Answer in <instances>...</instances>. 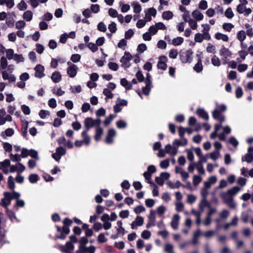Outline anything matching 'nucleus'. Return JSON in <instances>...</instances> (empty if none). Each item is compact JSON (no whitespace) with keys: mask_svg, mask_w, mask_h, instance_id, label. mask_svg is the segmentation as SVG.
Instances as JSON below:
<instances>
[{"mask_svg":"<svg viewBox=\"0 0 253 253\" xmlns=\"http://www.w3.org/2000/svg\"><path fill=\"white\" fill-rule=\"evenodd\" d=\"M121 84L122 86L125 87L127 90H129L132 87V84L125 78L121 80Z\"/></svg>","mask_w":253,"mask_h":253,"instance_id":"obj_43","label":"nucleus"},{"mask_svg":"<svg viewBox=\"0 0 253 253\" xmlns=\"http://www.w3.org/2000/svg\"><path fill=\"white\" fill-rule=\"evenodd\" d=\"M196 169L199 174L204 175L205 174V170L203 165L196 163Z\"/></svg>","mask_w":253,"mask_h":253,"instance_id":"obj_58","label":"nucleus"},{"mask_svg":"<svg viewBox=\"0 0 253 253\" xmlns=\"http://www.w3.org/2000/svg\"><path fill=\"white\" fill-rule=\"evenodd\" d=\"M167 61L168 59L166 56H160L157 64L158 68L162 69L163 70H166L167 68V65L166 64V62H167Z\"/></svg>","mask_w":253,"mask_h":253,"instance_id":"obj_13","label":"nucleus"},{"mask_svg":"<svg viewBox=\"0 0 253 253\" xmlns=\"http://www.w3.org/2000/svg\"><path fill=\"white\" fill-rule=\"evenodd\" d=\"M131 5L133 7V12L134 13H138L141 12L142 8L141 5L139 3L136 2H133L131 3Z\"/></svg>","mask_w":253,"mask_h":253,"instance_id":"obj_49","label":"nucleus"},{"mask_svg":"<svg viewBox=\"0 0 253 253\" xmlns=\"http://www.w3.org/2000/svg\"><path fill=\"white\" fill-rule=\"evenodd\" d=\"M51 78L53 82L57 83L61 80V75L60 72L55 71L52 73Z\"/></svg>","mask_w":253,"mask_h":253,"instance_id":"obj_30","label":"nucleus"},{"mask_svg":"<svg viewBox=\"0 0 253 253\" xmlns=\"http://www.w3.org/2000/svg\"><path fill=\"white\" fill-rule=\"evenodd\" d=\"M175 172L179 174L183 181L185 182L186 180L189 177L188 173L185 171L182 168L176 166L175 168Z\"/></svg>","mask_w":253,"mask_h":253,"instance_id":"obj_14","label":"nucleus"},{"mask_svg":"<svg viewBox=\"0 0 253 253\" xmlns=\"http://www.w3.org/2000/svg\"><path fill=\"white\" fill-rule=\"evenodd\" d=\"M224 202L231 209H235L236 207V203L233 201V198L225 196H222Z\"/></svg>","mask_w":253,"mask_h":253,"instance_id":"obj_22","label":"nucleus"},{"mask_svg":"<svg viewBox=\"0 0 253 253\" xmlns=\"http://www.w3.org/2000/svg\"><path fill=\"white\" fill-rule=\"evenodd\" d=\"M8 187L11 190H14L15 188V183L13 178L12 176H9L7 180Z\"/></svg>","mask_w":253,"mask_h":253,"instance_id":"obj_59","label":"nucleus"},{"mask_svg":"<svg viewBox=\"0 0 253 253\" xmlns=\"http://www.w3.org/2000/svg\"><path fill=\"white\" fill-rule=\"evenodd\" d=\"M39 180V176L37 174H31L29 176V180L31 183H36Z\"/></svg>","mask_w":253,"mask_h":253,"instance_id":"obj_61","label":"nucleus"},{"mask_svg":"<svg viewBox=\"0 0 253 253\" xmlns=\"http://www.w3.org/2000/svg\"><path fill=\"white\" fill-rule=\"evenodd\" d=\"M212 116L213 119L217 120L219 122V124L224 122L225 120V116L222 114V113L219 112L217 110H214L212 112Z\"/></svg>","mask_w":253,"mask_h":253,"instance_id":"obj_8","label":"nucleus"},{"mask_svg":"<svg viewBox=\"0 0 253 253\" xmlns=\"http://www.w3.org/2000/svg\"><path fill=\"white\" fill-rule=\"evenodd\" d=\"M210 207V204L207 199H202L199 204V209L201 211H204L206 208Z\"/></svg>","mask_w":253,"mask_h":253,"instance_id":"obj_24","label":"nucleus"},{"mask_svg":"<svg viewBox=\"0 0 253 253\" xmlns=\"http://www.w3.org/2000/svg\"><path fill=\"white\" fill-rule=\"evenodd\" d=\"M173 16L172 12L171 11H164L162 15V18L165 20H169L171 19Z\"/></svg>","mask_w":253,"mask_h":253,"instance_id":"obj_39","label":"nucleus"},{"mask_svg":"<svg viewBox=\"0 0 253 253\" xmlns=\"http://www.w3.org/2000/svg\"><path fill=\"white\" fill-rule=\"evenodd\" d=\"M78 67L77 65H72L67 69V73L70 78H74L77 74Z\"/></svg>","mask_w":253,"mask_h":253,"instance_id":"obj_21","label":"nucleus"},{"mask_svg":"<svg viewBox=\"0 0 253 253\" xmlns=\"http://www.w3.org/2000/svg\"><path fill=\"white\" fill-rule=\"evenodd\" d=\"M178 55V51L176 49H171L169 53V57L172 59H175Z\"/></svg>","mask_w":253,"mask_h":253,"instance_id":"obj_62","label":"nucleus"},{"mask_svg":"<svg viewBox=\"0 0 253 253\" xmlns=\"http://www.w3.org/2000/svg\"><path fill=\"white\" fill-rule=\"evenodd\" d=\"M0 65L1 68L3 70L7 68L8 64L7 59L6 57L4 56L1 57L0 60Z\"/></svg>","mask_w":253,"mask_h":253,"instance_id":"obj_60","label":"nucleus"},{"mask_svg":"<svg viewBox=\"0 0 253 253\" xmlns=\"http://www.w3.org/2000/svg\"><path fill=\"white\" fill-rule=\"evenodd\" d=\"M221 127V124H215L214 125V131L211 133L210 136L211 139H214L216 136H218L219 134L218 133V131Z\"/></svg>","mask_w":253,"mask_h":253,"instance_id":"obj_37","label":"nucleus"},{"mask_svg":"<svg viewBox=\"0 0 253 253\" xmlns=\"http://www.w3.org/2000/svg\"><path fill=\"white\" fill-rule=\"evenodd\" d=\"M108 29L111 33H115L117 30V25L115 22H112L108 25Z\"/></svg>","mask_w":253,"mask_h":253,"instance_id":"obj_64","label":"nucleus"},{"mask_svg":"<svg viewBox=\"0 0 253 253\" xmlns=\"http://www.w3.org/2000/svg\"><path fill=\"white\" fill-rule=\"evenodd\" d=\"M132 58V55L128 52H125L124 55L122 56L120 60L121 66L124 69L129 68L130 65V61Z\"/></svg>","mask_w":253,"mask_h":253,"instance_id":"obj_3","label":"nucleus"},{"mask_svg":"<svg viewBox=\"0 0 253 253\" xmlns=\"http://www.w3.org/2000/svg\"><path fill=\"white\" fill-rule=\"evenodd\" d=\"M205 40V36L201 33H197L195 35L194 41L195 42H202Z\"/></svg>","mask_w":253,"mask_h":253,"instance_id":"obj_55","label":"nucleus"},{"mask_svg":"<svg viewBox=\"0 0 253 253\" xmlns=\"http://www.w3.org/2000/svg\"><path fill=\"white\" fill-rule=\"evenodd\" d=\"M219 54H220V55L224 57V58L223 59V63L224 64H225L227 63L225 61V59L226 58H227L228 57H230L232 54V53L230 51V50L228 48H225V47H223L220 49Z\"/></svg>","mask_w":253,"mask_h":253,"instance_id":"obj_19","label":"nucleus"},{"mask_svg":"<svg viewBox=\"0 0 253 253\" xmlns=\"http://www.w3.org/2000/svg\"><path fill=\"white\" fill-rule=\"evenodd\" d=\"M69 228L67 226H63L62 228V232L61 233L60 235L57 236V238L64 239L66 236L69 234Z\"/></svg>","mask_w":253,"mask_h":253,"instance_id":"obj_36","label":"nucleus"},{"mask_svg":"<svg viewBox=\"0 0 253 253\" xmlns=\"http://www.w3.org/2000/svg\"><path fill=\"white\" fill-rule=\"evenodd\" d=\"M33 15V12L31 11L27 10L23 13V18L26 21L29 22L32 20Z\"/></svg>","mask_w":253,"mask_h":253,"instance_id":"obj_38","label":"nucleus"},{"mask_svg":"<svg viewBox=\"0 0 253 253\" xmlns=\"http://www.w3.org/2000/svg\"><path fill=\"white\" fill-rule=\"evenodd\" d=\"M119 4L121 6V11L123 13H126L130 9V5L128 4H124L122 2H120Z\"/></svg>","mask_w":253,"mask_h":253,"instance_id":"obj_52","label":"nucleus"},{"mask_svg":"<svg viewBox=\"0 0 253 253\" xmlns=\"http://www.w3.org/2000/svg\"><path fill=\"white\" fill-rule=\"evenodd\" d=\"M237 11L240 14H243L247 16L252 13V9L250 8H247L245 5H238L236 8Z\"/></svg>","mask_w":253,"mask_h":253,"instance_id":"obj_10","label":"nucleus"},{"mask_svg":"<svg viewBox=\"0 0 253 253\" xmlns=\"http://www.w3.org/2000/svg\"><path fill=\"white\" fill-rule=\"evenodd\" d=\"M1 75L3 80H8L9 83H13L16 81L15 76L10 74L8 71L4 70L2 72Z\"/></svg>","mask_w":253,"mask_h":253,"instance_id":"obj_11","label":"nucleus"},{"mask_svg":"<svg viewBox=\"0 0 253 253\" xmlns=\"http://www.w3.org/2000/svg\"><path fill=\"white\" fill-rule=\"evenodd\" d=\"M222 28L226 31L230 32L234 27V25L230 23H224L222 24Z\"/></svg>","mask_w":253,"mask_h":253,"instance_id":"obj_50","label":"nucleus"},{"mask_svg":"<svg viewBox=\"0 0 253 253\" xmlns=\"http://www.w3.org/2000/svg\"><path fill=\"white\" fill-rule=\"evenodd\" d=\"M243 162L246 161L250 163L253 161V147H249L248 149V153L242 158Z\"/></svg>","mask_w":253,"mask_h":253,"instance_id":"obj_7","label":"nucleus"},{"mask_svg":"<svg viewBox=\"0 0 253 253\" xmlns=\"http://www.w3.org/2000/svg\"><path fill=\"white\" fill-rule=\"evenodd\" d=\"M208 156L212 160L216 161L220 156V152L219 151H215L208 154Z\"/></svg>","mask_w":253,"mask_h":253,"instance_id":"obj_48","label":"nucleus"},{"mask_svg":"<svg viewBox=\"0 0 253 253\" xmlns=\"http://www.w3.org/2000/svg\"><path fill=\"white\" fill-rule=\"evenodd\" d=\"M144 223V218L142 216H137L135 219L132 222L131 228L132 229H136L137 226H140Z\"/></svg>","mask_w":253,"mask_h":253,"instance_id":"obj_20","label":"nucleus"},{"mask_svg":"<svg viewBox=\"0 0 253 253\" xmlns=\"http://www.w3.org/2000/svg\"><path fill=\"white\" fill-rule=\"evenodd\" d=\"M29 156L32 158H34L36 160L38 161L40 160V158L38 156V152L34 149L29 150Z\"/></svg>","mask_w":253,"mask_h":253,"instance_id":"obj_54","label":"nucleus"},{"mask_svg":"<svg viewBox=\"0 0 253 253\" xmlns=\"http://www.w3.org/2000/svg\"><path fill=\"white\" fill-rule=\"evenodd\" d=\"M88 240L85 237H82L79 240V249L86 248L85 245L88 243Z\"/></svg>","mask_w":253,"mask_h":253,"instance_id":"obj_45","label":"nucleus"},{"mask_svg":"<svg viewBox=\"0 0 253 253\" xmlns=\"http://www.w3.org/2000/svg\"><path fill=\"white\" fill-rule=\"evenodd\" d=\"M165 151L166 153L169 154L171 156H175L178 152L177 147L170 144H167L166 145L165 147Z\"/></svg>","mask_w":253,"mask_h":253,"instance_id":"obj_15","label":"nucleus"},{"mask_svg":"<svg viewBox=\"0 0 253 253\" xmlns=\"http://www.w3.org/2000/svg\"><path fill=\"white\" fill-rule=\"evenodd\" d=\"M95 249L94 246H91L89 247L78 249L76 253H94Z\"/></svg>","mask_w":253,"mask_h":253,"instance_id":"obj_23","label":"nucleus"},{"mask_svg":"<svg viewBox=\"0 0 253 253\" xmlns=\"http://www.w3.org/2000/svg\"><path fill=\"white\" fill-rule=\"evenodd\" d=\"M35 71V76L38 78H42L45 76L44 74V68L41 65H37L34 68Z\"/></svg>","mask_w":253,"mask_h":253,"instance_id":"obj_12","label":"nucleus"},{"mask_svg":"<svg viewBox=\"0 0 253 253\" xmlns=\"http://www.w3.org/2000/svg\"><path fill=\"white\" fill-rule=\"evenodd\" d=\"M184 42V39L181 37H177L172 40V44L174 46H179L181 45Z\"/></svg>","mask_w":253,"mask_h":253,"instance_id":"obj_42","label":"nucleus"},{"mask_svg":"<svg viewBox=\"0 0 253 253\" xmlns=\"http://www.w3.org/2000/svg\"><path fill=\"white\" fill-rule=\"evenodd\" d=\"M127 105V101L126 100L118 98L116 100L115 105L113 107L114 111L115 113H119L122 111L123 107Z\"/></svg>","mask_w":253,"mask_h":253,"instance_id":"obj_5","label":"nucleus"},{"mask_svg":"<svg viewBox=\"0 0 253 253\" xmlns=\"http://www.w3.org/2000/svg\"><path fill=\"white\" fill-rule=\"evenodd\" d=\"M215 38L217 40H222L223 42H228L229 40L228 37L225 34L217 32L215 34Z\"/></svg>","mask_w":253,"mask_h":253,"instance_id":"obj_31","label":"nucleus"},{"mask_svg":"<svg viewBox=\"0 0 253 253\" xmlns=\"http://www.w3.org/2000/svg\"><path fill=\"white\" fill-rule=\"evenodd\" d=\"M12 118L10 115H6L5 117H0V126L3 125L6 122H11Z\"/></svg>","mask_w":253,"mask_h":253,"instance_id":"obj_41","label":"nucleus"},{"mask_svg":"<svg viewBox=\"0 0 253 253\" xmlns=\"http://www.w3.org/2000/svg\"><path fill=\"white\" fill-rule=\"evenodd\" d=\"M201 26L203 27L202 34L205 36V40L208 41L211 40V37L209 33V31L211 29L210 26L207 24H202Z\"/></svg>","mask_w":253,"mask_h":253,"instance_id":"obj_16","label":"nucleus"},{"mask_svg":"<svg viewBox=\"0 0 253 253\" xmlns=\"http://www.w3.org/2000/svg\"><path fill=\"white\" fill-rule=\"evenodd\" d=\"M117 132L114 129H110L105 139V142L107 144H111L113 142V138L116 135Z\"/></svg>","mask_w":253,"mask_h":253,"instance_id":"obj_17","label":"nucleus"},{"mask_svg":"<svg viewBox=\"0 0 253 253\" xmlns=\"http://www.w3.org/2000/svg\"><path fill=\"white\" fill-rule=\"evenodd\" d=\"M103 132V129L99 126L96 128L95 135L94 138L96 141H99L101 139V137Z\"/></svg>","mask_w":253,"mask_h":253,"instance_id":"obj_34","label":"nucleus"},{"mask_svg":"<svg viewBox=\"0 0 253 253\" xmlns=\"http://www.w3.org/2000/svg\"><path fill=\"white\" fill-rule=\"evenodd\" d=\"M14 133V130L11 128H7L5 131H3L1 133V135L4 138H5L6 137H10L12 136Z\"/></svg>","mask_w":253,"mask_h":253,"instance_id":"obj_33","label":"nucleus"},{"mask_svg":"<svg viewBox=\"0 0 253 253\" xmlns=\"http://www.w3.org/2000/svg\"><path fill=\"white\" fill-rule=\"evenodd\" d=\"M74 249V246L71 242H67L65 246L61 247V250L67 253H70L71 251H73Z\"/></svg>","mask_w":253,"mask_h":253,"instance_id":"obj_26","label":"nucleus"},{"mask_svg":"<svg viewBox=\"0 0 253 253\" xmlns=\"http://www.w3.org/2000/svg\"><path fill=\"white\" fill-rule=\"evenodd\" d=\"M241 189L238 186H234L231 189L227 190L226 193L223 194L222 196L232 197L236 195L240 191Z\"/></svg>","mask_w":253,"mask_h":253,"instance_id":"obj_18","label":"nucleus"},{"mask_svg":"<svg viewBox=\"0 0 253 253\" xmlns=\"http://www.w3.org/2000/svg\"><path fill=\"white\" fill-rule=\"evenodd\" d=\"M193 52L191 49L183 51L180 54V59L183 63H191L193 60Z\"/></svg>","mask_w":253,"mask_h":253,"instance_id":"obj_2","label":"nucleus"},{"mask_svg":"<svg viewBox=\"0 0 253 253\" xmlns=\"http://www.w3.org/2000/svg\"><path fill=\"white\" fill-rule=\"evenodd\" d=\"M127 123L124 120H119L116 122V126L118 128H125L127 126Z\"/></svg>","mask_w":253,"mask_h":253,"instance_id":"obj_51","label":"nucleus"},{"mask_svg":"<svg viewBox=\"0 0 253 253\" xmlns=\"http://www.w3.org/2000/svg\"><path fill=\"white\" fill-rule=\"evenodd\" d=\"M105 235H108L109 234L108 232H106L105 233H100L99 234L97 238V241L100 243L106 242L107 241V239L106 238Z\"/></svg>","mask_w":253,"mask_h":253,"instance_id":"obj_46","label":"nucleus"},{"mask_svg":"<svg viewBox=\"0 0 253 253\" xmlns=\"http://www.w3.org/2000/svg\"><path fill=\"white\" fill-rule=\"evenodd\" d=\"M197 114L204 120H208L209 118L208 113L203 109H197Z\"/></svg>","mask_w":253,"mask_h":253,"instance_id":"obj_32","label":"nucleus"},{"mask_svg":"<svg viewBox=\"0 0 253 253\" xmlns=\"http://www.w3.org/2000/svg\"><path fill=\"white\" fill-rule=\"evenodd\" d=\"M211 62L212 64L214 66H219L221 64V62L219 58L216 56L214 55L211 58Z\"/></svg>","mask_w":253,"mask_h":253,"instance_id":"obj_53","label":"nucleus"},{"mask_svg":"<svg viewBox=\"0 0 253 253\" xmlns=\"http://www.w3.org/2000/svg\"><path fill=\"white\" fill-rule=\"evenodd\" d=\"M17 63L24 61V58L22 54H15L13 59Z\"/></svg>","mask_w":253,"mask_h":253,"instance_id":"obj_63","label":"nucleus"},{"mask_svg":"<svg viewBox=\"0 0 253 253\" xmlns=\"http://www.w3.org/2000/svg\"><path fill=\"white\" fill-rule=\"evenodd\" d=\"M101 123L100 119H97L93 120L91 118H87L84 120V126L87 128L86 131H88L89 129L94 126H99Z\"/></svg>","mask_w":253,"mask_h":253,"instance_id":"obj_4","label":"nucleus"},{"mask_svg":"<svg viewBox=\"0 0 253 253\" xmlns=\"http://www.w3.org/2000/svg\"><path fill=\"white\" fill-rule=\"evenodd\" d=\"M192 15L197 21H201L204 18V15L198 10H194L192 13Z\"/></svg>","mask_w":253,"mask_h":253,"instance_id":"obj_29","label":"nucleus"},{"mask_svg":"<svg viewBox=\"0 0 253 253\" xmlns=\"http://www.w3.org/2000/svg\"><path fill=\"white\" fill-rule=\"evenodd\" d=\"M3 148L5 152L11 153L13 147L10 143L8 142H4L3 143Z\"/></svg>","mask_w":253,"mask_h":253,"instance_id":"obj_56","label":"nucleus"},{"mask_svg":"<svg viewBox=\"0 0 253 253\" xmlns=\"http://www.w3.org/2000/svg\"><path fill=\"white\" fill-rule=\"evenodd\" d=\"M87 131L84 130L83 131L82 133V136L83 137V142L84 144L85 145H89L91 141V138L87 135Z\"/></svg>","mask_w":253,"mask_h":253,"instance_id":"obj_27","label":"nucleus"},{"mask_svg":"<svg viewBox=\"0 0 253 253\" xmlns=\"http://www.w3.org/2000/svg\"><path fill=\"white\" fill-rule=\"evenodd\" d=\"M26 169L25 167L21 163H18L15 165L10 166V172H14L16 171L18 174L23 172Z\"/></svg>","mask_w":253,"mask_h":253,"instance_id":"obj_6","label":"nucleus"},{"mask_svg":"<svg viewBox=\"0 0 253 253\" xmlns=\"http://www.w3.org/2000/svg\"><path fill=\"white\" fill-rule=\"evenodd\" d=\"M221 128H222L223 131L218 134V137L220 140L224 141L226 139V135L230 133L231 129L228 126H221Z\"/></svg>","mask_w":253,"mask_h":253,"instance_id":"obj_9","label":"nucleus"},{"mask_svg":"<svg viewBox=\"0 0 253 253\" xmlns=\"http://www.w3.org/2000/svg\"><path fill=\"white\" fill-rule=\"evenodd\" d=\"M237 38L240 42H243L246 38V32L243 30L239 31L237 35Z\"/></svg>","mask_w":253,"mask_h":253,"instance_id":"obj_44","label":"nucleus"},{"mask_svg":"<svg viewBox=\"0 0 253 253\" xmlns=\"http://www.w3.org/2000/svg\"><path fill=\"white\" fill-rule=\"evenodd\" d=\"M217 181V178L215 176H211L204 182V185L207 188H210L212 184H214Z\"/></svg>","mask_w":253,"mask_h":253,"instance_id":"obj_28","label":"nucleus"},{"mask_svg":"<svg viewBox=\"0 0 253 253\" xmlns=\"http://www.w3.org/2000/svg\"><path fill=\"white\" fill-rule=\"evenodd\" d=\"M179 220L180 216L178 214H174L173 215L172 220L170 222V225L173 229H177Z\"/></svg>","mask_w":253,"mask_h":253,"instance_id":"obj_25","label":"nucleus"},{"mask_svg":"<svg viewBox=\"0 0 253 253\" xmlns=\"http://www.w3.org/2000/svg\"><path fill=\"white\" fill-rule=\"evenodd\" d=\"M5 53H6V58L8 60L12 59L15 54L14 53V50L12 49H7L5 50Z\"/></svg>","mask_w":253,"mask_h":253,"instance_id":"obj_57","label":"nucleus"},{"mask_svg":"<svg viewBox=\"0 0 253 253\" xmlns=\"http://www.w3.org/2000/svg\"><path fill=\"white\" fill-rule=\"evenodd\" d=\"M20 194L13 191L12 192H6L4 193V197L1 199V205L5 209L7 208L11 203V201L14 198L20 197Z\"/></svg>","mask_w":253,"mask_h":253,"instance_id":"obj_1","label":"nucleus"},{"mask_svg":"<svg viewBox=\"0 0 253 253\" xmlns=\"http://www.w3.org/2000/svg\"><path fill=\"white\" fill-rule=\"evenodd\" d=\"M9 158L13 162H19L21 160L22 158L21 155L18 154H13L11 153L9 154Z\"/></svg>","mask_w":253,"mask_h":253,"instance_id":"obj_47","label":"nucleus"},{"mask_svg":"<svg viewBox=\"0 0 253 253\" xmlns=\"http://www.w3.org/2000/svg\"><path fill=\"white\" fill-rule=\"evenodd\" d=\"M28 122L27 121H22L21 132L24 137H25L27 133Z\"/></svg>","mask_w":253,"mask_h":253,"instance_id":"obj_40","label":"nucleus"},{"mask_svg":"<svg viewBox=\"0 0 253 253\" xmlns=\"http://www.w3.org/2000/svg\"><path fill=\"white\" fill-rule=\"evenodd\" d=\"M203 69V66L202 63V60L199 58L198 62L193 67V69L197 73H200L202 72Z\"/></svg>","mask_w":253,"mask_h":253,"instance_id":"obj_35","label":"nucleus"}]
</instances>
